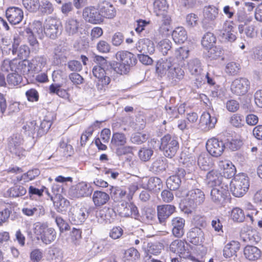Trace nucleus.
Listing matches in <instances>:
<instances>
[{"mask_svg": "<svg viewBox=\"0 0 262 262\" xmlns=\"http://www.w3.org/2000/svg\"><path fill=\"white\" fill-rule=\"evenodd\" d=\"M83 16L86 21L93 24H100L103 20L100 12L94 7L85 8L83 11Z\"/></svg>", "mask_w": 262, "mask_h": 262, "instance_id": "nucleus-18", "label": "nucleus"}, {"mask_svg": "<svg viewBox=\"0 0 262 262\" xmlns=\"http://www.w3.org/2000/svg\"><path fill=\"white\" fill-rule=\"evenodd\" d=\"M10 197L18 198L27 193V189L21 185H16L10 188L7 191Z\"/></svg>", "mask_w": 262, "mask_h": 262, "instance_id": "nucleus-48", "label": "nucleus"}, {"mask_svg": "<svg viewBox=\"0 0 262 262\" xmlns=\"http://www.w3.org/2000/svg\"><path fill=\"white\" fill-rule=\"evenodd\" d=\"M56 200L53 201L54 205L57 212L64 213L70 206V202L61 195L56 197Z\"/></svg>", "mask_w": 262, "mask_h": 262, "instance_id": "nucleus-41", "label": "nucleus"}, {"mask_svg": "<svg viewBox=\"0 0 262 262\" xmlns=\"http://www.w3.org/2000/svg\"><path fill=\"white\" fill-rule=\"evenodd\" d=\"M143 187L149 191L158 192L162 188L163 183L159 178L156 177H150L148 179Z\"/></svg>", "mask_w": 262, "mask_h": 262, "instance_id": "nucleus-36", "label": "nucleus"}, {"mask_svg": "<svg viewBox=\"0 0 262 262\" xmlns=\"http://www.w3.org/2000/svg\"><path fill=\"white\" fill-rule=\"evenodd\" d=\"M22 212L25 215L31 216L34 214L37 216L42 215L45 213V209L42 206L35 205L33 206H28L23 208Z\"/></svg>", "mask_w": 262, "mask_h": 262, "instance_id": "nucleus-45", "label": "nucleus"}, {"mask_svg": "<svg viewBox=\"0 0 262 262\" xmlns=\"http://www.w3.org/2000/svg\"><path fill=\"white\" fill-rule=\"evenodd\" d=\"M127 142V138L123 133H114L112 135L111 145L112 147L115 148L116 154L118 156L125 155L132 150L130 146H125Z\"/></svg>", "mask_w": 262, "mask_h": 262, "instance_id": "nucleus-8", "label": "nucleus"}, {"mask_svg": "<svg viewBox=\"0 0 262 262\" xmlns=\"http://www.w3.org/2000/svg\"><path fill=\"white\" fill-rule=\"evenodd\" d=\"M33 75L38 73L47 64V58L44 55L36 56L29 60Z\"/></svg>", "mask_w": 262, "mask_h": 262, "instance_id": "nucleus-31", "label": "nucleus"}, {"mask_svg": "<svg viewBox=\"0 0 262 262\" xmlns=\"http://www.w3.org/2000/svg\"><path fill=\"white\" fill-rule=\"evenodd\" d=\"M230 123L235 127L241 128L245 124L244 117L239 114H234L231 116Z\"/></svg>", "mask_w": 262, "mask_h": 262, "instance_id": "nucleus-57", "label": "nucleus"}, {"mask_svg": "<svg viewBox=\"0 0 262 262\" xmlns=\"http://www.w3.org/2000/svg\"><path fill=\"white\" fill-rule=\"evenodd\" d=\"M112 70L118 74L123 75L129 72L130 68L119 61L113 63L110 69L106 70L101 66H94L92 72L94 76L97 79L96 86L99 92H104L107 88L111 82L110 76Z\"/></svg>", "mask_w": 262, "mask_h": 262, "instance_id": "nucleus-1", "label": "nucleus"}, {"mask_svg": "<svg viewBox=\"0 0 262 262\" xmlns=\"http://www.w3.org/2000/svg\"><path fill=\"white\" fill-rule=\"evenodd\" d=\"M240 70V65L238 63L235 62H229L226 66L225 72L230 75H236Z\"/></svg>", "mask_w": 262, "mask_h": 262, "instance_id": "nucleus-63", "label": "nucleus"}, {"mask_svg": "<svg viewBox=\"0 0 262 262\" xmlns=\"http://www.w3.org/2000/svg\"><path fill=\"white\" fill-rule=\"evenodd\" d=\"M161 15L162 16V19L161 23L160 24L159 32L161 34H165L169 31L171 18L166 13Z\"/></svg>", "mask_w": 262, "mask_h": 262, "instance_id": "nucleus-54", "label": "nucleus"}, {"mask_svg": "<svg viewBox=\"0 0 262 262\" xmlns=\"http://www.w3.org/2000/svg\"><path fill=\"white\" fill-rule=\"evenodd\" d=\"M45 190V186L32 184L28 188V197L31 200L35 199L36 198H40L43 195Z\"/></svg>", "mask_w": 262, "mask_h": 262, "instance_id": "nucleus-38", "label": "nucleus"}, {"mask_svg": "<svg viewBox=\"0 0 262 262\" xmlns=\"http://www.w3.org/2000/svg\"><path fill=\"white\" fill-rule=\"evenodd\" d=\"M217 122L216 118L209 112H204L201 116L200 127L202 130L207 132L215 127Z\"/></svg>", "mask_w": 262, "mask_h": 262, "instance_id": "nucleus-20", "label": "nucleus"}, {"mask_svg": "<svg viewBox=\"0 0 262 262\" xmlns=\"http://www.w3.org/2000/svg\"><path fill=\"white\" fill-rule=\"evenodd\" d=\"M116 216V212L112 208L104 207L99 212L98 217L105 223H112Z\"/></svg>", "mask_w": 262, "mask_h": 262, "instance_id": "nucleus-33", "label": "nucleus"}, {"mask_svg": "<svg viewBox=\"0 0 262 262\" xmlns=\"http://www.w3.org/2000/svg\"><path fill=\"white\" fill-rule=\"evenodd\" d=\"M24 7L29 11L36 12L39 7V0H23Z\"/></svg>", "mask_w": 262, "mask_h": 262, "instance_id": "nucleus-62", "label": "nucleus"}, {"mask_svg": "<svg viewBox=\"0 0 262 262\" xmlns=\"http://www.w3.org/2000/svg\"><path fill=\"white\" fill-rule=\"evenodd\" d=\"M187 238L190 243L198 245L204 242V233L201 228L194 227L188 232Z\"/></svg>", "mask_w": 262, "mask_h": 262, "instance_id": "nucleus-27", "label": "nucleus"}, {"mask_svg": "<svg viewBox=\"0 0 262 262\" xmlns=\"http://www.w3.org/2000/svg\"><path fill=\"white\" fill-rule=\"evenodd\" d=\"M232 23L227 20L224 23L223 28L220 34L221 39L224 42H233L236 40V33L233 31Z\"/></svg>", "mask_w": 262, "mask_h": 262, "instance_id": "nucleus-19", "label": "nucleus"}, {"mask_svg": "<svg viewBox=\"0 0 262 262\" xmlns=\"http://www.w3.org/2000/svg\"><path fill=\"white\" fill-rule=\"evenodd\" d=\"M82 24L80 20L74 18H69L65 24V30L69 35L78 34L82 30Z\"/></svg>", "mask_w": 262, "mask_h": 262, "instance_id": "nucleus-25", "label": "nucleus"}, {"mask_svg": "<svg viewBox=\"0 0 262 262\" xmlns=\"http://www.w3.org/2000/svg\"><path fill=\"white\" fill-rule=\"evenodd\" d=\"M93 191V188L90 184L81 182L71 188L69 194L72 199L81 198L91 195Z\"/></svg>", "mask_w": 262, "mask_h": 262, "instance_id": "nucleus-13", "label": "nucleus"}, {"mask_svg": "<svg viewBox=\"0 0 262 262\" xmlns=\"http://www.w3.org/2000/svg\"><path fill=\"white\" fill-rule=\"evenodd\" d=\"M179 148L178 138L175 136L168 134L161 138L159 148L166 157H174Z\"/></svg>", "mask_w": 262, "mask_h": 262, "instance_id": "nucleus-4", "label": "nucleus"}, {"mask_svg": "<svg viewBox=\"0 0 262 262\" xmlns=\"http://www.w3.org/2000/svg\"><path fill=\"white\" fill-rule=\"evenodd\" d=\"M23 80L21 75L18 73L12 72L8 75L7 77V84L9 87H14L18 85Z\"/></svg>", "mask_w": 262, "mask_h": 262, "instance_id": "nucleus-51", "label": "nucleus"}, {"mask_svg": "<svg viewBox=\"0 0 262 262\" xmlns=\"http://www.w3.org/2000/svg\"><path fill=\"white\" fill-rule=\"evenodd\" d=\"M39 174V170L37 168H34L31 170H29L27 172L24 173L20 176H18L16 177L15 179L13 180V182L15 184L20 182L21 181H23L24 183H27L34 180Z\"/></svg>", "mask_w": 262, "mask_h": 262, "instance_id": "nucleus-34", "label": "nucleus"}, {"mask_svg": "<svg viewBox=\"0 0 262 262\" xmlns=\"http://www.w3.org/2000/svg\"><path fill=\"white\" fill-rule=\"evenodd\" d=\"M12 52L14 55H17L19 58H27L30 53L29 47L26 45L18 46L17 43H14L12 46Z\"/></svg>", "mask_w": 262, "mask_h": 262, "instance_id": "nucleus-40", "label": "nucleus"}, {"mask_svg": "<svg viewBox=\"0 0 262 262\" xmlns=\"http://www.w3.org/2000/svg\"><path fill=\"white\" fill-rule=\"evenodd\" d=\"M229 194L228 186L213 188L210 192V198L215 204L222 205Z\"/></svg>", "mask_w": 262, "mask_h": 262, "instance_id": "nucleus-16", "label": "nucleus"}, {"mask_svg": "<svg viewBox=\"0 0 262 262\" xmlns=\"http://www.w3.org/2000/svg\"><path fill=\"white\" fill-rule=\"evenodd\" d=\"M148 135L146 133H136L132 134L130 140L132 143L136 144H141L146 141Z\"/></svg>", "mask_w": 262, "mask_h": 262, "instance_id": "nucleus-58", "label": "nucleus"}, {"mask_svg": "<svg viewBox=\"0 0 262 262\" xmlns=\"http://www.w3.org/2000/svg\"><path fill=\"white\" fill-rule=\"evenodd\" d=\"M116 58L119 61L123 62L129 68L134 66L137 61V58L132 53L126 51H120L116 54Z\"/></svg>", "mask_w": 262, "mask_h": 262, "instance_id": "nucleus-26", "label": "nucleus"}, {"mask_svg": "<svg viewBox=\"0 0 262 262\" xmlns=\"http://www.w3.org/2000/svg\"><path fill=\"white\" fill-rule=\"evenodd\" d=\"M23 141L22 135L19 134H13L8 138V147L9 151L19 157L24 156L25 150L21 146Z\"/></svg>", "mask_w": 262, "mask_h": 262, "instance_id": "nucleus-11", "label": "nucleus"}, {"mask_svg": "<svg viewBox=\"0 0 262 262\" xmlns=\"http://www.w3.org/2000/svg\"><path fill=\"white\" fill-rule=\"evenodd\" d=\"M206 149L210 155L218 157L224 152L225 149V143L217 138H212L207 141Z\"/></svg>", "mask_w": 262, "mask_h": 262, "instance_id": "nucleus-14", "label": "nucleus"}, {"mask_svg": "<svg viewBox=\"0 0 262 262\" xmlns=\"http://www.w3.org/2000/svg\"><path fill=\"white\" fill-rule=\"evenodd\" d=\"M93 201L96 207L101 206L105 204L110 200L109 195L102 191L96 190L93 192Z\"/></svg>", "mask_w": 262, "mask_h": 262, "instance_id": "nucleus-37", "label": "nucleus"}, {"mask_svg": "<svg viewBox=\"0 0 262 262\" xmlns=\"http://www.w3.org/2000/svg\"><path fill=\"white\" fill-rule=\"evenodd\" d=\"M219 14V9L214 6H206L203 10V27L207 29H213L215 26V20Z\"/></svg>", "mask_w": 262, "mask_h": 262, "instance_id": "nucleus-10", "label": "nucleus"}, {"mask_svg": "<svg viewBox=\"0 0 262 262\" xmlns=\"http://www.w3.org/2000/svg\"><path fill=\"white\" fill-rule=\"evenodd\" d=\"M173 40L176 43H183L187 39V34L185 29L182 27L176 28L172 32Z\"/></svg>", "mask_w": 262, "mask_h": 262, "instance_id": "nucleus-43", "label": "nucleus"}, {"mask_svg": "<svg viewBox=\"0 0 262 262\" xmlns=\"http://www.w3.org/2000/svg\"><path fill=\"white\" fill-rule=\"evenodd\" d=\"M216 40L215 36L212 33L208 32L204 35L201 43L204 48L208 49L214 45Z\"/></svg>", "mask_w": 262, "mask_h": 262, "instance_id": "nucleus-49", "label": "nucleus"}, {"mask_svg": "<svg viewBox=\"0 0 262 262\" xmlns=\"http://www.w3.org/2000/svg\"><path fill=\"white\" fill-rule=\"evenodd\" d=\"M198 165L202 170L207 171L212 168L209 156L206 152L201 153L198 158Z\"/></svg>", "mask_w": 262, "mask_h": 262, "instance_id": "nucleus-44", "label": "nucleus"}, {"mask_svg": "<svg viewBox=\"0 0 262 262\" xmlns=\"http://www.w3.org/2000/svg\"><path fill=\"white\" fill-rule=\"evenodd\" d=\"M206 54L207 56L211 60L216 59L223 55V51L220 47L212 46L209 48Z\"/></svg>", "mask_w": 262, "mask_h": 262, "instance_id": "nucleus-55", "label": "nucleus"}, {"mask_svg": "<svg viewBox=\"0 0 262 262\" xmlns=\"http://www.w3.org/2000/svg\"><path fill=\"white\" fill-rule=\"evenodd\" d=\"M136 48L141 53L151 54L155 51L154 42L148 38L140 39L136 43Z\"/></svg>", "mask_w": 262, "mask_h": 262, "instance_id": "nucleus-29", "label": "nucleus"}, {"mask_svg": "<svg viewBox=\"0 0 262 262\" xmlns=\"http://www.w3.org/2000/svg\"><path fill=\"white\" fill-rule=\"evenodd\" d=\"M6 16L11 25L19 24L24 18L23 11L18 7H10L6 11Z\"/></svg>", "mask_w": 262, "mask_h": 262, "instance_id": "nucleus-21", "label": "nucleus"}, {"mask_svg": "<svg viewBox=\"0 0 262 262\" xmlns=\"http://www.w3.org/2000/svg\"><path fill=\"white\" fill-rule=\"evenodd\" d=\"M187 65L188 70L192 75L195 76L201 75L203 68L200 59L196 58L191 59L188 61Z\"/></svg>", "mask_w": 262, "mask_h": 262, "instance_id": "nucleus-42", "label": "nucleus"}, {"mask_svg": "<svg viewBox=\"0 0 262 262\" xmlns=\"http://www.w3.org/2000/svg\"><path fill=\"white\" fill-rule=\"evenodd\" d=\"M99 8L102 18H113L116 15L114 6L107 2L104 1L100 4Z\"/></svg>", "mask_w": 262, "mask_h": 262, "instance_id": "nucleus-32", "label": "nucleus"}, {"mask_svg": "<svg viewBox=\"0 0 262 262\" xmlns=\"http://www.w3.org/2000/svg\"><path fill=\"white\" fill-rule=\"evenodd\" d=\"M229 184L232 194L235 197H241L249 189V179L244 173L239 174L235 176L231 181L229 180Z\"/></svg>", "mask_w": 262, "mask_h": 262, "instance_id": "nucleus-5", "label": "nucleus"}, {"mask_svg": "<svg viewBox=\"0 0 262 262\" xmlns=\"http://www.w3.org/2000/svg\"><path fill=\"white\" fill-rule=\"evenodd\" d=\"M154 12L157 16L166 13L168 5L166 0H155L154 2Z\"/></svg>", "mask_w": 262, "mask_h": 262, "instance_id": "nucleus-47", "label": "nucleus"}, {"mask_svg": "<svg viewBox=\"0 0 262 262\" xmlns=\"http://www.w3.org/2000/svg\"><path fill=\"white\" fill-rule=\"evenodd\" d=\"M166 160L164 158L156 159L152 164L151 168L156 172H160L165 170L167 167Z\"/></svg>", "mask_w": 262, "mask_h": 262, "instance_id": "nucleus-56", "label": "nucleus"}, {"mask_svg": "<svg viewBox=\"0 0 262 262\" xmlns=\"http://www.w3.org/2000/svg\"><path fill=\"white\" fill-rule=\"evenodd\" d=\"M176 211V207L172 205H163L157 206L158 220L161 224L165 225L166 220Z\"/></svg>", "mask_w": 262, "mask_h": 262, "instance_id": "nucleus-23", "label": "nucleus"}, {"mask_svg": "<svg viewBox=\"0 0 262 262\" xmlns=\"http://www.w3.org/2000/svg\"><path fill=\"white\" fill-rule=\"evenodd\" d=\"M250 84V81L245 78H236L231 83V91L236 95L243 96L248 92Z\"/></svg>", "mask_w": 262, "mask_h": 262, "instance_id": "nucleus-15", "label": "nucleus"}, {"mask_svg": "<svg viewBox=\"0 0 262 262\" xmlns=\"http://www.w3.org/2000/svg\"><path fill=\"white\" fill-rule=\"evenodd\" d=\"M54 8L52 3L48 0H41L39 2V7L38 10L45 15H48L52 14L54 11Z\"/></svg>", "mask_w": 262, "mask_h": 262, "instance_id": "nucleus-50", "label": "nucleus"}, {"mask_svg": "<svg viewBox=\"0 0 262 262\" xmlns=\"http://www.w3.org/2000/svg\"><path fill=\"white\" fill-rule=\"evenodd\" d=\"M246 215L245 214L244 211L238 207L234 208L231 212V217L232 219L237 222L241 223L243 222L245 217Z\"/></svg>", "mask_w": 262, "mask_h": 262, "instance_id": "nucleus-59", "label": "nucleus"}, {"mask_svg": "<svg viewBox=\"0 0 262 262\" xmlns=\"http://www.w3.org/2000/svg\"><path fill=\"white\" fill-rule=\"evenodd\" d=\"M206 183L210 187H218L224 185L229 186V180L224 178L216 170H211L206 174Z\"/></svg>", "mask_w": 262, "mask_h": 262, "instance_id": "nucleus-12", "label": "nucleus"}, {"mask_svg": "<svg viewBox=\"0 0 262 262\" xmlns=\"http://www.w3.org/2000/svg\"><path fill=\"white\" fill-rule=\"evenodd\" d=\"M15 72L28 77L34 76L29 60H23L15 63Z\"/></svg>", "mask_w": 262, "mask_h": 262, "instance_id": "nucleus-30", "label": "nucleus"}, {"mask_svg": "<svg viewBox=\"0 0 262 262\" xmlns=\"http://www.w3.org/2000/svg\"><path fill=\"white\" fill-rule=\"evenodd\" d=\"M110 244L107 240L102 239L96 242L92 247V251L95 253L105 251L110 248Z\"/></svg>", "mask_w": 262, "mask_h": 262, "instance_id": "nucleus-52", "label": "nucleus"}, {"mask_svg": "<svg viewBox=\"0 0 262 262\" xmlns=\"http://www.w3.org/2000/svg\"><path fill=\"white\" fill-rule=\"evenodd\" d=\"M154 154V151L151 148L142 147L138 151L139 159L143 161H149Z\"/></svg>", "mask_w": 262, "mask_h": 262, "instance_id": "nucleus-61", "label": "nucleus"}, {"mask_svg": "<svg viewBox=\"0 0 262 262\" xmlns=\"http://www.w3.org/2000/svg\"><path fill=\"white\" fill-rule=\"evenodd\" d=\"M184 219L177 216L173 217L171 221V232L172 235L177 238H181L184 234Z\"/></svg>", "mask_w": 262, "mask_h": 262, "instance_id": "nucleus-22", "label": "nucleus"}, {"mask_svg": "<svg viewBox=\"0 0 262 262\" xmlns=\"http://www.w3.org/2000/svg\"><path fill=\"white\" fill-rule=\"evenodd\" d=\"M183 182V180L180 179L179 177L173 175L167 179L166 185L170 190H176L180 188V185Z\"/></svg>", "mask_w": 262, "mask_h": 262, "instance_id": "nucleus-53", "label": "nucleus"}, {"mask_svg": "<svg viewBox=\"0 0 262 262\" xmlns=\"http://www.w3.org/2000/svg\"><path fill=\"white\" fill-rule=\"evenodd\" d=\"M62 26L59 20L53 17L46 19L43 27L45 34L50 38L54 39L61 33Z\"/></svg>", "mask_w": 262, "mask_h": 262, "instance_id": "nucleus-9", "label": "nucleus"}, {"mask_svg": "<svg viewBox=\"0 0 262 262\" xmlns=\"http://www.w3.org/2000/svg\"><path fill=\"white\" fill-rule=\"evenodd\" d=\"M184 70L177 63L167 74V77L173 85H176L184 77Z\"/></svg>", "mask_w": 262, "mask_h": 262, "instance_id": "nucleus-28", "label": "nucleus"}, {"mask_svg": "<svg viewBox=\"0 0 262 262\" xmlns=\"http://www.w3.org/2000/svg\"><path fill=\"white\" fill-rule=\"evenodd\" d=\"M176 59L173 57L161 58L157 63L156 72L161 76L167 74L170 69L174 66H176Z\"/></svg>", "mask_w": 262, "mask_h": 262, "instance_id": "nucleus-17", "label": "nucleus"}, {"mask_svg": "<svg viewBox=\"0 0 262 262\" xmlns=\"http://www.w3.org/2000/svg\"><path fill=\"white\" fill-rule=\"evenodd\" d=\"M119 213L122 216H131L135 219L139 216V211L136 206L132 203L123 202L119 206Z\"/></svg>", "mask_w": 262, "mask_h": 262, "instance_id": "nucleus-24", "label": "nucleus"}, {"mask_svg": "<svg viewBox=\"0 0 262 262\" xmlns=\"http://www.w3.org/2000/svg\"><path fill=\"white\" fill-rule=\"evenodd\" d=\"M244 255L250 260L258 259L261 256L260 250L256 247L247 245L244 250Z\"/></svg>", "mask_w": 262, "mask_h": 262, "instance_id": "nucleus-39", "label": "nucleus"}, {"mask_svg": "<svg viewBox=\"0 0 262 262\" xmlns=\"http://www.w3.org/2000/svg\"><path fill=\"white\" fill-rule=\"evenodd\" d=\"M171 47L172 43L168 39L161 40L157 46L158 49L163 55L167 54L168 52L170 50Z\"/></svg>", "mask_w": 262, "mask_h": 262, "instance_id": "nucleus-60", "label": "nucleus"}, {"mask_svg": "<svg viewBox=\"0 0 262 262\" xmlns=\"http://www.w3.org/2000/svg\"><path fill=\"white\" fill-rule=\"evenodd\" d=\"M23 129L28 133L29 136H32L34 137L35 133L36 137L37 136V132L38 130V126L37 125L36 121H33L24 125Z\"/></svg>", "mask_w": 262, "mask_h": 262, "instance_id": "nucleus-64", "label": "nucleus"}, {"mask_svg": "<svg viewBox=\"0 0 262 262\" xmlns=\"http://www.w3.org/2000/svg\"><path fill=\"white\" fill-rule=\"evenodd\" d=\"M239 248V242L233 241L225 246L223 249V255L226 258L236 256V253Z\"/></svg>", "mask_w": 262, "mask_h": 262, "instance_id": "nucleus-35", "label": "nucleus"}, {"mask_svg": "<svg viewBox=\"0 0 262 262\" xmlns=\"http://www.w3.org/2000/svg\"><path fill=\"white\" fill-rule=\"evenodd\" d=\"M110 191L111 196L115 202L122 201L126 197V191L120 187L111 186Z\"/></svg>", "mask_w": 262, "mask_h": 262, "instance_id": "nucleus-46", "label": "nucleus"}, {"mask_svg": "<svg viewBox=\"0 0 262 262\" xmlns=\"http://www.w3.org/2000/svg\"><path fill=\"white\" fill-rule=\"evenodd\" d=\"M176 196L179 198L186 196V203L192 209L201 205L205 200V194L200 189H193L187 192L186 190H183L181 187L176 191Z\"/></svg>", "mask_w": 262, "mask_h": 262, "instance_id": "nucleus-3", "label": "nucleus"}, {"mask_svg": "<svg viewBox=\"0 0 262 262\" xmlns=\"http://www.w3.org/2000/svg\"><path fill=\"white\" fill-rule=\"evenodd\" d=\"M92 208L86 205L76 207L69 212V220L73 225H81L88 217Z\"/></svg>", "mask_w": 262, "mask_h": 262, "instance_id": "nucleus-7", "label": "nucleus"}, {"mask_svg": "<svg viewBox=\"0 0 262 262\" xmlns=\"http://www.w3.org/2000/svg\"><path fill=\"white\" fill-rule=\"evenodd\" d=\"M169 250L174 253H179L181 257L189 259L192 262H202L201 256H195L186 250L185 243L182 240L176 239L171 242L169 245Z\"/></svg>", "mask_w": 262, "mask_h": 262, "instance_id": "nucleus-6", "label": "nucleus"}, {"mask_svg": "<svg viewBox=\"0 0 262 262\" xmlns=\"http://www.w3.org/2000/svg\"><path fill=\"white\" fill-rule=\"evenodd\" d=\"M33 230L38 239L46 245H49L56 238V232L52 227H49L46 222H37L33 224Z\"/></svg>", "mask_w": 262, "mask_h": 262, "instance_id": "nucleus-2", "label": "nucleus"}]
</instances>
